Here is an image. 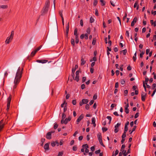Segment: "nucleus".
Returning <instances> with one entry per match:
<instances>
[{"instance_id":"nucleus-1","label":"nucleus","mask_w":156,"mask_h":156,"mask_svg":"<svg viewBox=\"0 0 156 156\" xmlns=\"http://www.w3.org/2000/svg\"><path fill=\"white\" fill-rule=\"evenodd\" d=\"M23 71V68L21 70L20 67H19L16 73L14 83V85L13 87L12 92L13 94L15 92L14 90L16 88L17 85L19 83L20 81L21 78L22 77V74Z\"/></svg>"},{"instance_id":"nucleus-2","label":"nucleus","mask_w":156,"mask_h":156,"mask_svg":"<svg viewBox=\"0 0 156 156\" xmlns=\"http://www.w3.org/2000/svg\"><path fill=\"white\" fill-rule=\"evenodd\" d=\"M12 98V95L10 94L9 97L7 99V110H8L10 107V102Z\"/></svg>"},{"instance_id":"nucleus-3","label":"nucleus","mask_w":156,"mask_h":156,"mask_svg":"<svg viewBox=\"0 0 156 156\" xmlns=\"http://www.w3.org/2000/svg\"><path fill=\"white\" fill-rule=\"evenodd\" d=\"M71 117L70 116H69L67 118H66L64 121H61V123L62 124L64 123L65 124H66L68 122L71 120Z\"/></svg>"},{"instance_id":"nucleus-4","label":"nucleus","mask_w":156,"mask_h":156,"mask_svg":"<svg viewBox=\"0 0 156 156\" xmlns=\"http://www.w3.org/2000/svg\"><path fill=\"white\" fill-rule=\"evenodd\" d=\"M88 100L86 99H83L82 101L80 102V106H82L83 104H87L88 102Z\"/></svg>"},{"instance_id":"nucleus-5","label":"nucleus","mask_w":156,"mask_h":156,"mask_svg":"<svg viewBox=\"0 0 156 156\" xmlns=\"http://www.w3.org/2000/svg\"><path fill=\"white\" fill-rule=\"evenodd\" d=\"M54 131H51V132H48L46 134V137L47 139H50L51 138V133H54Z\"/></svg>"},{"instance_id":"nucleus-6","label":"nucleus","mask_w":156,"mask_h":156,"mask_svg":"<svg viewBox=\"0 0 156 156\" xmlns=\"http://www.w3.org/2000/svg\"><path fill=\"white\" fill-rule=\"evenodd\" d=\"M147 94L146 93L143 92L141 94V100L143 101H144L145 100V98L146 97Z\"/></svg>"},{"instance_id":"nucleus-7","label":"nucleus","mask_w":156,"mask_h":156,"mask_svg":"<svg viewBox=\"0 0 156 156\" xmlns=\"http://www.w3.org/2000/svg\"><path fill=\"white\" fill-rule=\"evenodd\" d=\"M83 114H81L77 119V124H78L79 123L80 121L83 118Z\"/></svg>"},{"instance_id":"nucleus-8","label":"nucleus","mask_w":156,"mask_h":156,"mask_svg":"<svg viewBox=\"0 0 156 156\" xmlns=\"http://www.w3.org/2000/svg\"><path fill=\"white\" fill-rule=\"evenodd\" d=\"M48 11V8L44 7L41 11L42 14L46 13Z\"/></svg>"},{"instance_id":"nucleus-9","label":"nucleus","mask_w":156,"mask_h":156,"mask_svg":"<svg viewBox=\"0 0 156 156\" xmlns=\"http://www.w3.org/2000/svg\"><path fill=\"white\" fill-rule=\"evenodd\" d=\"M37 62L39 63H45L47 62H48V61L47 60H37Z\"/></svg>"},{"instance_id":"nucleus-10","label":"nucleus","mask_w":156,"mask_h":156,"mask_svg":"<svg viewBox=\"0 0 156 156\" xmlns=\"http://www.w3.org/2000/svg\"><path fill=\"white\" fill-rule=\"evenodd\" d=\"M49 5H50V2L49 0H47L46 1V2H45V5H44V7L48 9V8L49 7Z\"/></svg>"},{"instance_id":"nucleus-11","label":"nucleus","mask_w":156,"mask_h":156,"mask_svg":"<svg viewBox=\"0 0 156 156\" xmlns=\"http://www.w3.org/2000/svg\"><path fill=\"white\" fill-rule=\"evenodd\" d=\"M129 107V104L127 103V105L125 106V112L126 114H128L129 113V110L128 109V108Z\"/></svg>"},{"instance_id":"nucleus-12","label":"nucleus","mask_w":156,"mask_h":156,"mask_svg":"<svg viewBox=\"0 0 156 156\" xmlns=\"http://www.w3.org/2000/svg\"><path fill=\"white\" fill-rule=\"evenodd\" d=\"M44 149L46 150H48L49 149V144L48 143L46 144L44 146Z\"/></svg>"},{"instance_id":"nucleus-13","label":"nucleus","mask_w":156,"mask_h":156,"mask_svg":"<svg viewBox=\"0 0 156 156\" xmlns=\"http://www.w3.org/2000/svg\"><path fill=\"white\" fill-rule=\"evenodd\" d=\"M8 8V6L7 5H0V8L2 9H7Z\"/></svg>"},{"instance_id":"nucleus-14","label":"nucleus","mask_w":156,"mask_h":156,"mask_svg":"<svg viewBox=\"0 0 156 156\" xmlns=\"http://www.w3.org/2000/svg\"><path fill=\"white\" fill-rule=\"evenodd\" d=\"M95 118H94V117L92 118V124H93V126L94 127H95L96 126V124L95 123Z\"/></svg>"},{"instance_id":"nucleus-15","label":"nucleus","mask_w":156,"mask_h":156,"mask_svg":"<svg viewBox=\"0 0 156 156\" xmlns=\"http://www.w3.org/2000/svg\"><path fill=\"white\" fill-rule=\"evenodd\" d=\"M77 28H76L74 31V35L75 36V37H78V35L77 33Z\"/></svg>"},{"instance_id":"nucleus-16","label":"nucleus","mask_w":156,"mask_h":156,"mask_svg":"<svg viewBox=\"0 0 156 156\" xmlns=\"http://www.w3.org/2000/svg\"><path fill=\"white\" fill-rule=\"evenodd\" d=\"M14 34V31L13 30H12L11 31V34L10 35L9 37L12 40V39L13 38Z\"/></svg>"},{"instance_id":"nucleus-17","label":"nucleus","mask_w":156,"mask_h":156,"mask_svg":"<svg viewBox=\"0 0 156 156\" xmlns=\"http://www.w3.org/2000/svg\"><path fill=\"white\" fill-rule=\"evenodd\" d=\"M81 65L82 66V65H84L86 63V61L84 60V58H83L82 57H81Z\"/></svg>"},{"instance_id":"nucleus-18","label":"nucleus","mask_w":156,"mask_h":156,"mask_svg":"<svg viewBox=\"0 0 156 156\" xmlns=\"http://www.w3.org/2000/svg\"><path fill=\"white\" fill-rule=\"evenodd\" d=\"M11 41L12 40L8 37L6 39L5 42L6 44H9Z\"/></svg>"},{"instance_id":"nucleus-19","label":"nucleus","mask_w":156,"mask_h":156,"mask_svg":"<svg viewBox=\"0 0 156 156\" xmlns=\"http://www.w3.org/2000/svg\"><path fill=\"white\" fill-rule=\"evenodd\" d=\"M136 7V9L138 10L139 9V5H138L137 1L136 2L134 5V8H135Z\"/></svg>"},{"instance_id":"nucleus-20","label":"nucleus","mask_w":156,"mask_h":156,"mask_svg":"<svg viewBox=\"0 0 156 156\" xmlns=\"http://www.w3.org/2000/svg\"><path fill=\"white\" fill-rule=\"evenodd\" d=\"M69 30V23H68L67 26L66 27V32L67 36Z\"/></svg>"},{"instance_id":"nucleus-21","label":"nucleus","mask_w":156,"mask_h":156,"mask_svg":"<svg viewBox=\"0 0 156 156\" xmlns=\"http://www.w3.org/2000/svg\"><path fill=\"white\" fill-rule=\"evenodd\" d=\"M97 136L99 141H101V140H102V137L101 135V134H98Z\"/></svg>"},{"instance_id":"nucleus-22","label":"nucleus","mask_w":156,"mask_h":156,"mask_svg":"<svg viewBox=\"0 0 156 156\" xmlns=\"http://www.w3.org/2000/svg\"><path fill=\"white\" fill-rule=\"evenodd\" d=\"M119 151L118 150H116L115 151V153H114V151L112 153V156H115L116 155L119 153Z\"/></svg>"},{"instance_id":"nucleus-23","label":"nucleus","mask_w":156,"mask_h":156,"mask_svg":"<svg viewBox=\"0 0 156 156\" xmlns=\"http://www.w3.org/2000/svg\"><path fill=\"white\" fill-rule=\"evenodd\" d=\"M136 51L135 52V53L134 54V55L133 56V60L134 62H135L136 61Z\"/></svg>"},{"instance_id":"nucleus-24","label":"nucleus","mask_w":156,"mask_h":156,"mask_svg":"<svg viewBox=\"0 0 156 156\" xmlns=\"http://www.w3.org/2000/svg\"><path fill=\"white\" fill-rule=\"evenodd\" d=\"M67 102H66V100H65L64 101L63 103L61 105V107L62 108H63L64 107V105H65L67 106Z\"/></svg>"},{"instance_id":"nucleus-25","label":"nucleus","mask_w":156,"mask_h":156,"mask_svg":"<svg viewBox=\"0 0 156 156\" xmlns=\"http://www.w3.org/2000/svg\"><path fill=\"white\" fill-rule=\"evenodd\" d=\"M122 154L124 156H126L127 155V154H128L127 153V152H126V150H122Z\"/></svg>"},{"instance_id":"nucleus-26","label":"nucleus","mask_w":156,"mask_h":156,"mask_svg":"<svg viewBox=\"0 0 156 156\" xmlns=\"http://www.w3.org/2000/svg\"><path fill=\"white\" fill-rule=\"evenodd\" d=\"M41 48V46H40L39 47L37 48L34 51H34V52H35V53H36L38 51H39L40 49Z\"/></svg>"},{"instance_id":"nucleus-27","label":"nucleus","mask_w":156,"mask_h":156,"mask_svg":"<svg viewBox=\"0 0 156 156\" xmlns=\"http://www.w3.org/2000/svg\"><path fill=\"white\" fill-rule=\"evenodd\" d=\"M100 2L101 3V5L104 6L105 5V2L104 0H100Z\"/></svg>"},{"instance_id":"nucleus-28","label":"nucleus","mask_w":156,"mask_h":156,"mask_svg":"<svg viewBox=\"0 0 156 156\" xmlns=\"http://www.w3.org/2000/svg\"><path fill=\"white\" fill-rule=\"evenodd\" d=\"M66 115L64 113H63L62 116V119L61 121H64V119L65 118Z\"/></svg>"},{"instance_id":"nucleus-29","label":"nucleus","mask_w":156,"mask_h":156,"mask_svg":"<svg viewBox=\"0 0 156 156\" xmlns=\"http://www.w3.org/2000/svg\"><path fill=\"white\" fill-rule=\"evenodd\" d=\"M71 42V44L74 46L75 44L74 39L72 38Z\"/></svg>"},{"instance_id":"nucleus-30","label":"nucleus","mask_w":156,"mask_h":156,"mask_svg":"<svg viewBox=\"0 0 156 156\" xmlns=\"http://www.w3.org/2000/svg\"><path fill=\"white\" fill-rule=\"evenodd\" d=\"M149 81V79L147 77V76H145V82H144L147 85V82Z\"/></svg>"},{"instance_id":"nucleus-31","label":"nucleus","mask_w":156,"mask_h":156,"mask_svg":"<svg viewBox=\"0 0 156 156\" xmlns=\"http://www.w3.org/2000/svg\"><path fill=\"white\" fill-rule=\"evenodd\" d=\"M122 51L123 55H125L127 52V50L126 49H125V50H123L122 51H120L121 53H122Z\"/></svg>"},{"instance_id":"nucleus-32","label":"nucleus","mask_w":156,"mask_h":156,"mask_svg":"<svg viewBox=\"0 0 156 156\" xmlns=\"http://www.w3.org/2000/svg\"><path fill=\"white\" fill-rule=\"evenodd\" d=\"M126 132L124 131L123 133L122 136V138L125 139L126 137Z\"/></svg>"},{"instance_id":"nucleus-33","label":"nucleus","mask_w":156,"mask_h":156,"mask_svg":"<svg viewBox=\"0 0 156 156\" xmlns=\"http://www.w3.org/2000/svg\"><path fill=\"white\" fill-rule=\"evenodd\" d=\"M94 19L92 17H91L90 18V23H91L94 22Z\"/></svg>"},{"instance_id":"nucleus-34","label":"nucleus","mask_w":156,"mask_h":156,"mask_svg":"<svg viewBox=\"0 0 156 156\" xmlns=\"http://www.w3.org/2000/svg\"><path fill=\"white\" fill-rule=\"evenodd\" d=\"M82 147L83 148H85V149L88 148L89 147L88 146L87 144L83 145H82Z\"/></svg>"},{"instance_id":"nucleus-35","label":"nucleus","mask_w":156,"mask_h":156,"mask_svg":"<svg viewBox=\"0 0 156 156\" xmlns=\"http://www.w3.org/2000/svg\"><path fill=\"white\" fill-rule=\"evenodd\" d=\"M144 53L145 52L144 51H142V52L140 54V58H142L143 57V55H144Z\"/></svg>"},{"instance_id":"nucleus-36","label":"nucleus","mask_w":156,"mask_h":156,"mask_svg":"<svg viewBox=\"0 0 156 156\" xmlns=\"http://www.w3.org/2000/svg\"><path fill=\"white\" fill-rule=\"evenodd\" d=\"M102 129L103 132H105L108 130V128L106 127H102Z\"/></svg>"},{"instance_id":"nucleus-37","label":"nucleus","mask_w":156,"mask_h":156,"mask_svg":"<svg viewBox=\"0 0 156 156\" xmlns=\"http://www.w3.org/2000/svg\"><path fill=\"white\" fill-rule=\"evenodd\" d=\"M79 76H76L74 78V80H76L77 82L79 81Z\"/></svg>"},{"instance_id":"nucleus-38","label":"nucleus","mask_w":156,"mask_h":156,"mask_svg":"<svg viewBox=\"0 0 156 156\" xmlns=\"http://www.w3.org/2000/svg\"><path fill=\"white\" fill-rule=\"evenodd\" d=\"M121 123H118L115 126V128H118L120 126Z\"/></svg>"},{"instance_id":"nucleus-39","label":"nucleus","mask_w":156,"mask_h":156,"mask_svg":"<svg viewBox=\"0 0 156 156\" xmlns=\"http://www.w3.org/2000/svg\"><path fill=\"white\" fill-rule=\"evenodd\" d=\"M63 154V151L60 152L58 153V156H62Z\"/></svg>"},{"instance_id":"nucleus-40","label":"nucleus","mask_w":156,"mask_h":156,"mask_svg":"<svg viewBox=\"0 0 156 156\" xmlns=\"http://www.w3.org/2000/svg\"><path fill=\"white\" fill-rule=\"evenodd\" d=\"M120 83L122 85H123L125 84V82L124 79H122L121 80Z\"/></svg>"},{"instance_id":"nucleus-41","label":"nucleus","mask_w":156,"mask_h":156,"mask_svg":"<svg viewBox=\"0 0 156 156\" xmlns=\"http://www.w3.org/2000/svg\"><path fill=\"white\" fill-rule=\"evenodd\" d=\"M128 129V126L125 125L124 130V131L126 132L127 131Z\"/></svg>"},{"instance_id":"nucleus-42","label":"nucleus","mask_w":156,"mask_h":156,"mask_svg":"<svg viewBox=\"0 0 156 156\" xmlns=\"http://www.w3.org/2000/svg\"><path fill=\"white\" fill-rule=\"evenodd\" d=\"M102 121L103 122H102V125L103 126H105L106 124V120H105L103 119Z\"/></svg>"},{"instance_id":"nucleus-43","label":"nucleus","mask_w":156,"mask_h":156,"mask_svg":"<svg viewBox=\"0 0 156 156\" xmlns=\"http://www.w3.org/2000/svg\"><path fill=\"white\" fill-rule=\"evenodd\" d=\"M125 147V144H122L121 148V151L122 152V150H124Z\"/></svg>"},{"instance_id":"nucleus-44","label":"nucleus","mask_w":156,"mask_h":156,"mask_svg":"<svg viewBox=\"0 0 156 156\" xmlns=\"http://www.w3.org/2000/svg\"><path fill=\"white\" fill-rule=\"evenodd\" d=\"M124 95L125 96H126L128 93V91L127 90H125L124 92Z\"/></svg>"},{"instance_id":"nucleus-45","label":"nucleus","mask_w":156,"mask_h":156,"mask_svg":"<svg viewBox=\"0 0 156 156\" xmlns=\"http://www.w3.org/2000/svg\"><path fill=\"white\" fill-rule=\"evenodd\" d=\"M96 41L95 38L93 39L92 44L93 45H94L95 44Z\"/></svg>"},{"instance_id":"nucleus-46","label":"nucleus","mask_w":156,"mask_h":156,"mask_svg":"<svg viewBox=\"0 0 156 156\" xmlns=\"http://www.w3.org/2000/svg\"><path fill=\"white\" fill-rule=\"evenodd\" d=\"M156 87V83H153L152 86V89L153 90H154Z\"/></svg>"},{"instance_id":"nucleus-47","label":"nucleus","mask_w":156,"mask_h":156,"mask_svg":"<svg viewBox=\"0 0 156 156\" xmlns=\"http://www.w3.org/2000/svg\"><path fill=\"white\" fill-rule=\"evenodd\" d=\"M77 149V147L76 146H74L73 147V150L74 151H76Z\"/></svg>"},{"instance_id":"nucleus-48","label":"nucleus","mask_w":156,"mask_h":156,"mask_svg":"<svg viewBox=\"0 0 156 156\" xmlns=\"http://www.w3.org/2000/svg\"><path fill=\"white\" fill-rule=\"evenodd\" d=\"M36 54L34 51H33L30 54V56L31 57H33Z\"/></svg>"},{"instance_id":"nucleus-49","label":"nucleus","mask_w":156,"mask_h":156,"mask_svg":"<svg viewBox=\"0 0 156 156\" xmlns=\"http://www.w3.org/2000/svg\"><path fill=\"white\" fill-rule=\"evenodd\" d=\"M139 112L136 113L134 116V118L135 119L137 118L139 115Z\"/></svg>"},{"instance_id":"nucleus-50","label":"nucleus","mask_w":156,"mask_h":156,"mask_svg":"<svg viewBox=\"0 0 156 156\" xmlns=\"http://www.w3.org/2000/svg\"><path fill=\"white\" fill-rule=\"evenodd\" d=\"M98 3V1L97 0H94V6H96L97 5Z\"/></svg>"},{"instance_id":"nucleus-51","label":"nucleus","mask_w":156,"mask_h":156,"mask_svg":"<svg viewBox=\"0 0 156 156\" xmlns=\"http://www.w3.org/2000/svg\"><path fill=\"white\" fill-rule=\"evenodd\" d=\"M126 36H127L128 37V38L129 37V33L128 30L126 31Z\"/></svg>"},{"instance_id":"nucleus-52","label":"nucleus","mask_w":156,"mask_h":156,"mask_svg":"<svg viewBox=\"0 0 156 156\" xmlns=\"http://www.w3.org/2000/svg\"><path fill=\"white\" fill-rule=\"evenodd\" d=\"M62 13V11L61 10V11H59V14H60L61 18L62 17H63V16Z\"/></svg>"},{"instance_id":"nucleus-53","label":"nucleus","mask_w":156,"mask_h":156,"mask_svg":"<svg viewBox=\"0 0 156 156\" xmlns=\"http://www.w3.org/2000/svg\"><path fill=\"white\" fill-rule=\"evenodd\" d=\"M58 125L57 124L55 123L54 125V128L55 129H56L58 127Z\"/></svg>"},{"instance_id":"nucleus-54","label":"nucleus","mask_w":156,"mask_h":156,"mask_svg":"<svg viewBox=\"0 0 156 156\" xmlns=\"http://www.w3.org/2000/svg\"><path fill=\"white\" fill-rule=\"evenodd\" d=\"M100 151H101V150L100 149H99L98 150H97V151H96L95 152V153L96 154H98L99 153H100Z\"/></svg>"},{"instance_id":"nucleus-55","label":"nucleus","mask_w":156,"mask_h":156,"mask_svg":"<svg viewBox=\"0 0 156 156\" xmlns=\"http://www.w3.org/2000/svg\"><path fill=\"white\" fill-rule=\"evenodd\" d=\"M75 42L76 44H77L79 42V39H78V37H75Z\"/></svg>"},{"instance_id":"nucleus-56","label":"nucleus","mask_w":156,"mask_h":156,"mask_svg":"<svg viewBox=\"0 0 156 156\" xmlns=\"http://www.w3.org/2000/svg\"><path fill=\"white\" fill-rule=\"evenodd\" d=\"M90 108L89 105L88 104H87L85 106V108L86 109L88 110Z\"/></svg>"},{"instance_id":"nucleus-57","label":"nucleus","mask_w":156,"mask_h":156,"mask_svg":"<svg viewBox=\"0 0 156 156\" xmlns=\"http://www.w3.org/2000/svg\"><path fill=\"white\" fill-rule=\"evenodd\" d=\"M84 38L85 39L87 40L88 39V34H85L84 35Z\"/></svg>"},{"instance_id":"nucleus-58","label":"nucleus","mask_w":156,"mask_h":156,"mask_svg":"<svg viewBox=\"0 0 156 156\" xmlns=\"http://www.w3.org/2000/svg\"><path fill=\"white\" fill-rule=\"evenodd\" d=\"M56 145V143L54 141L52 142L51 143V145L53 147H54Z\"/></svg>"},{"instance_id":"nucleus-59","label":"nucleus","mask_w":156,"mask_h":156,"mask_svg":"<svg viewBox=\"0 0 156 156\" xmlns=\"http://www.w3.org/2000/svg\"><path fill=\"white\" fill-rule=\"evenodd\" d=\"M76 102L75 100H73L72 101V104L73 105H75L76 104Z\"/></svg>"},{"instance_id":"nucleus-60","label":"nucleus","mask_w":156,"mask_h":156,"mask_svg":"<svg viewBox=\"0 0 156 156\" xmlns=\"http://www.w3.org/2000/svg\"><path fill=\"white\" fill-rule=\"evenodd\" d=\"M137 20V18L136 17H135L133 19V22L134 23H136Z\"/></svg>"},{"instance_id":"nucleus-61","label":"nucleus","mask_w":156,"mask_h":156,"mask_svg":"<svg viewBox=\"0 0 156 156\" xmlns=\"http://www.w3.org/2000/svg\"><path fill=\"white\" fill-rule=\"evenodd\" d=\"M119 87V83L117 82L115 83V87L116 88H117Z\"/></svg>"},{"instance_id":"nucleus-62","label":"nucleus","mask_w":156,"mask_h":156,"mask_svg":"<svg viewBox=\"0 0 156 156\" xmlns=\"http://www.w3.org/2000/svg\"><path fill=\"white\" fill-rule=\"evenodd\" d=\"M97 95L96 94H94L93 97V99L94 100H96L97 98Z\"/></svg>"},{"instance_id":"nucleus-63","label":"nucleus","mask_w":156,"mask_h":156,"mask_svg":"<svg viewBox=\"0 0 156 156\" xmlns=\"http://www.w3.org/2000/svg\"><path fill=\"white\" fill-rule=\"evenodd\" d=\"M106 118L109 120V121L111 122L112 120V117L111 116H107Z\"/></svg>"},{"instance_id":"nucleus-64","label":"nucleus","mask_w":156,"mask_h":156,"mask_svg":"<svg viewBox=\"0 0 156 156\" xmlns=\"http://www.w3.org/2000/svg\"><path fill=\"white\" fill-rule=\"evenodd\" d=\"M156 92V88H155L154 90V91H153V92L152 93V94L151 95V96L152 97H153L154 95V94Z\"/></svg>"}]
</instances>
